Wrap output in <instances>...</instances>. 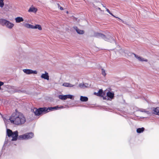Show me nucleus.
<instances>
[{
    "label": "nucleus",
    "instance_id": "f257e3e1",
    "mask_svg": "<svg viewBox=\"0 0 159 159\" xmlns=\"http://www.w3.org/2000/svg\"><path fill=\"white\" fill-rule=\"evenodd\" d=\"M11 122L16 125H20L25 123L26 119L23 114L16 110V112L11 115L9 118Z\"/></svg>",
    "mask_w": 159,
    "mask_h": 159
},
{
    "label": "nucleus",
    "instance_id": "f03ea898",
    "mask_svg": "<svg viewBox=\"0 0 159 159\" xmlns=\"http://www.w3.org/2000/svg\"><path fill=\"white\" fill-rule=\"evenodd\" d=\"M0 24L6 27L9 29H12L14 25V24L5 19H0Z\"/></svg>",
    "mask_w": 159,
    "mask_h": 159
},
{
    "label": "nucleus",
    "instance_id": "7ed1b4c3",
    "mask_svg": "<svg viewBox=\"0 0 159 159\" xmlns=\"http://www.w3.org/2000/svg\"><path fill=\"white\" fill-rule=\"evenodd\" d=\"M33 111L35 115L37 116L40 115L43 113H45L49 111L46 107H41L38 109L34 108L33 109Z\"/></svg>",
    "mask_w": 159,
    "mask_h": 159
},
{
    "label": "nucleus",
    "instance_id": "20e7f679",
    "mask_svg": "<svg viewBox=\"0 0 159 159\" xmlns=\"http://www.w3.org/2000/svg\"><path fill=\"white\" fill-rule=\"evenodd\" d=\"M34 136V134L32 132L26 133L23 135L18 136L19 140L28 139H31Z\"/></svg>",
    "mask_w": 159,
    "mask_h": 159
},
{
    "label": "nucleus",
    "instance_id": "39448f33",
    "mask_svg": "<svg viewBox=\"0 0 159 159\" xmlns=\"http://www.w3.org/2000/svg\"><path fill=\"white\" fill-rule=\"evenodd\" d=\"M8 92L11 93H13L16 92H20V90L19 89L18 87L13 86H8Z\"/></svg>",
    "mask_w": 159,
    "mask_h": 159
},
{
    "label": "nucleus",
    "instance_id": "423d86ee",
    "mask_svg": "<svg viewBox=\"0 0 159 159\" xmlns=\"http://www.w3.org/2000/svg\"><path fill=\"white\" fill-rule=\"evenodd\" d=\"M23 71L27 75L32 74H37V71L36 70H33L31 69H23Z\"/></svg>",
    "mask_w": 159,
    "mask_h": 159
},
{
    "label": "nucleus",
    "instance_id": "0eeeda50",
    "mask_svg": "<svg viewBox=\"0 0 159 159\" xmlns=\"http://www.w3.org/2000/svg\"><path fill=\"white\" fill-rule=\"evenodd\" d=\"M95 36L98 38H102L104 39L105 41H109V39L108 38L106 37L103 34L100 33H97L95 34Z\"/></svg>",
    "mask_w": 159,
    "mask_h": 159
},
{
    "label": "nucleus",
    "instance_id": "6e6552de",
    "mask_svg": "<svg viewBox=\"0 0 159 159\" xmlns=\"http://www.w3.org/2000/svg\"><path fill=\"white\" fill-rule=\"evenodd\" d=\"M152 114L159 116V107H153L151 108Z\"/></svg>",
    "mask_w": 159,
    "mask_h": 159
},
{
    "label": "nucleus",
    "instance_id": "1a4fd4ad",
    "mask_svg": "<svg viewBox=\"0 0 159 159\" xmlns=\"http://www.w3.org/2000/svg\"><path fill=\"white\" fill-rule=\"evenodd\" d=\"M18 132L17 131H16L13 132L12 135L11 137L12 138L11 140L12 141H16L18 138Z\"/></svg>",
    "mask_w": 159,
    "mask_h": 159
},
{
    "label": "nucleus",
    "instance_id": "9d476101",
    "mask_svg": "<svg viewBox=\"0 0 159 159\" xmlns=\"http://www.w3.org/2000/svg\"><path fill=\"white\" fill-rule=\"evenodd\" d=\"M41 78L47 80H49V76L48 73L46 72H45L44 74H43L41 75Z\"/></svg>",
    "mask_w": 159,
    "mask_h": 159
},
{
    "label": "nucleus",
    "instance_id": "9b49d317",
    "mask_svg": "<svg viewBox=\"0 0 159 159\" xmlns=\"http://www.w3.org/2000/svg\"><path fill=\"white\" fill-rule=\"evenodd\" d=\"M94 94L98 96H103L105 93L103 92L102 89H100L98 93L95 92Z\"/></svg>",
    "mask_w": 159,
    "mask_h": 159
},
{
    "label": "nucleus",
    "instance_id": "f8f14e48",
    "mask_svg": "<svg viewBox=\"0 0 159 159\" xmlns=\"http://www.w3.org/2000/svg\"><path fill=\"white\" fill-rule=\"evenodd\" d=\"M107 95L108 97L111 99H113L114 97V93L113 92L108 91L107 93Z\"/></svg>",
    "mask_w": 159,
    "mask_h": 159
},
{
    "label": "nucleus",
    "instance_id": "ddd939ff",
    "mask_svg": "<svg viewBox=\"0 0 159 159\" xmlns=\"http://www.w3.org/2000/svg\"><path fill=\"white\" fill-rule=\"evenodd\" d=\"M64 107L63 106H61L59 107L58 106L53 107H49L48 109V110L49 111H52V110H57L59 108H63Z\"/></svg>",
    "mask_w": 159,
    "mask_h": 159
},
{
    "label": "nucleus",
    "instance_id": "4468645a",
    "mask_svg": "<svg viewBox=\"0 0 159 159\" xmlns=\"http://www.w3.org/2000/svg\"><path fill=\"white\" fill-rule=\"evenodd\" d=\"M74 28L76 30L77 33L79 34H83L84 33V30L79 29L77 27H74Z\"/></svg>",
    "mask_w": 159,
    "mask_h": 159
},
{
    "label": "nucleus",
    "instance_id": "2eb2a0df",
    "mask_svg": "<svg viewBox=\"0 0 159 159\" xmlns=\"http://www.w3.org/2000/svg\"><path fill=\"white\" fill-rule=\"evenodd\" d=\"M37 11V9L33 6L31 7L28 10V11L29 12H33L34 13H36Z\"/></svg>",
    "mask_w": 159,
    "mask_h": 159
},
{
    "label": "nucleus",
    "instance_id": "dca6fc26",
    "mask_svg": "<svg viewBox=\"0 0 159 159\" xmlns=\"http://www.w3.org/2000/svg\"><path fill=\"white\" fill-rule=\"evenodd\" d=\"M16 22L17 23H20L24 21L23 18L22 17H18L15 19Z\"/></svg>",
    "mask_w": 159,
    "mask_h": 159
},
{
    "label": "nucleus",
    "instance_id": "f3484780",
    "mask_svg": "<svg viewBox=\"0 0 159 159\" xmlns=\"http://www.w3.org/2000/svg\"><path fill=\"white\" fill-rule=\"evenodd\" d=\"M13 132L10 129H7V134L8 137H11L12 135Z\"/></svg>",
    "mask_w": 159,
    "mask_h": 159
},
{
    "label": "nucleus",
    "instance_id": "a211bd4d",
    "mask_svg": "<svg viewBox=\"0 0 159 159\" xmlns=\"http://www.w3.org/2000/svg\"><path fill=\"white\" fill-rule=\"evenodd\" d=\"M62 85L66 87H72L74 86V85H73L70 83L66 82H65L63 83Z\"/></svg>",
    "mask_w": 159,
    "mask_h": 159
},
{
    "label": "nucleus",
    "instance_id": "6ab92c4d",
    "mask_svg": "<svg viewBox=\"0 0 159 159\" xmlns=\"http://www.w3.org/2000/svg\"><path fill=\"white\" fill-rule=\"evenodd\" d=\"M129 56L131 57H135L136 58L139 59V57L138 55L133 53H129L128 54Z\"/></svg>",
    "mask_w": 159,
    "mask_h": 159
},
{
    "label": "nucleus",
    "instance_id": "aec40b11",
    "mask_svg": "<svg viewBox=\"0 0 159 159\" xmlns=\"http://www.w3.org/2000/svg\"><path fill=\"white\" fill-rule=\"evenodd\" d=\"M88 99L87 97L81 96L80 100L82 102H87L88 101Z\"/></svg>",
    "mask_w": 159,
    "mask_h": 159
},
{
    "label": "nucleus",
    "instance_id": "412c9836",
    "mask_svg": "<svg viewBox=\"0 0 159 159\" xmlns=\"http://www.w3.org/2000/svg\"><path fill=\"white\" fill-rule=\"evenodd\" d=\"M140 111L142 112H144L147 115H149L151 114V112L149 111H147L146 110L144 109H140L139 110Z\"/></svg>",
    "mask_w": 159,
    "mask_h": 159
},
{
    "label": "nucleus",
    "instance_id": "4be33fe9",
    "mask_svg": "<svg viewBox=\"0 0 159 159\" xmlns=\"http://www.w3.org/2000/svg\"><path fill=\"white\" fill-rule=\"evenodd\" d=\"M34 25L29 24H26L25 25V26L28 28L34 29Z\"/></svg>",
    "mask_w": 159,
    "mask_h": 159
},
{
    "label": "nucleus",
    "instance_id": "5701e85b",
    "mask_svg": "<svg viewBox=\"0 0 159 159\" xmlns=\"http://www.w3.org/2000/svg\"><path fill=\"white\" fill-rule=\"evenodd\" d=\"M59 98L62 100H65L67 99L66 95H59Z\"/></svg>",
    "mask_w": 159,
    "mask_h": 159
},
{
    "label": "nucleus",
    "instance_id": "b1692460",
    "mask_svg": "<svg viewBox=\"0 0 159 159\" xmlns=\"http://www.w3.org/2000/svg\"><path fill=\"white\" fill-rule=\"evenodd\" d=\"M34 29H38L39 30H42L41 26L39 25H36L35 26H34Z\"/></svg>",
    "mask_w": 159,
    "mask_h": 159
},
{
    "label": "nucleus",
    "instance_id": "393cba45",
    "mask_svg": "<svg viewBox=\"0 0 159 159\" xmlns=\"http://www.w3.org/2000/svg\"><path fill=\"white\" fill-rule=\"evenodd\" d=\"M139 6H140V7L141 8H142V9H140V12H142V11H144V12L145 13H146V11H147V8H144V10H143L142 9V6L140 4L139 5Z\"/></svg>",
    "mask_w": 159,
    "mask_h": 159
},
{
    "label": "nucleus",
    "instance_id": "a878e982",
    "mask_svg": "<svg viewBox=\"0 0 159 159\" xmlns=\"http://www.w3.org/2000/svg\"><path fill=\"white\" fill-rule=\"evenodd\" d=\"M4 0H0V7L2 8L4 6Z\"/></svg>",
    "mask_w": 159,
    "mask_h": 159
},
{
    "label": "nucleus",
    "instance_id": "bb28decb",
    "mask_svg": "<svg viewBox=\"0 0 159 159\" xmlns=\"http://www.w3.org/2000/svg\"><path fill=\"white\" fill-rule=\"evenodd\" d=\"M102 75L105 76L106 75V73L105 72V70L103 69H102Z\"/></svg>",
    "mask_w": 159,
    "mask_h": 159
},
{
    "label": "nucleus",
    "instance_id": "cd10ccee",
    "mask_svg": "<svg viewBox=\"0 0 159 159\" xmlns=\"http://www.w3.org/2000/svg\"><path fill=\"white\" fill-rule=\"evenodd\" d=\"M66 97L67 98H70V99H72L73 98V96L71 95H66Z\"/></svg>",
    "mask_w": 159,
    "mask_h": 159
},
{
    "label": "nucleus",
    "instance_id": "c85d7f7f",
    "mask_svg": "<svg viewBox=\"0 0 159 159\" xmlns=\"http://www.w3.org/2000/svg\"><path fill=\"white\" fill-rule=\"evenodd\" d=\"M79 86L81 88H84L87 87V86H85L84 84H79Z\"/></svg>",
    "mask_w": 159,
    "mask_h": 159
},
{
    "label": "nucleus",
    "instance_id": "c756f323",
    "mask_svg": "<svg viewBox=\"0 0 159 159\" xmlns=\"http://www.w3.org/2000/svg\"><path fill=\"white\" fill-rule=\"evenodd\" d=\"M140 61H147L148 60L146 59H145L144 58L140 57Z\"/></svg>",
    "mask_w": 159,
    "mask_h": 159
},
{
    "label": "nucleus",
    "instance_id": "7c9ffc66",
    "mask_svg": "<svg viewBox=\"0 0 159 159\" xmlns=\"http://www.w3.org/2000/svg\"><path fill=\"white\" fill-rule=\"evenodd\" d=\"M145 129L144 127L140 128V134L143 133L144 130Z\"/></svg>",
    "mask_w": 159,
    "mask_h": 159
},
{
    "label": "nucleus",
    "instance_id": "2f4dec72",
    "mask_svg": "<svg viewBox=\"0 0 159 159\" xmlns=\"http://www.w3.org/2000/svg\"><path fill=\"white\" fill-rule=\"evenodd\" d=\"M4 83L1 81H0V89H1V86L3 85Z\"/></svg>",
    "mask_w": 159,
    "mask_h": 159
},
{
    "label": "nucleus",
    "instance_id": "473e14b6",
    "mask_svg": "<svg viewBox=\"0 0 159 159\" xmlns=\"http://www.w3.org/2000/svg\"><path fill=\"white\" fill-rule=\"evenodd\" d=\"M106 11H107L109 13L110 12V11L107 8H106Z\"/></svg>",
    "mask_w": 159,
    "mask_h": 159
},
{
    "label": "nucleus",
    "instance_id": "72a5a7b5",
    "mask_svg": "<svg viewBox=\"0 0 159 159\" xmlns=\"http://www.w3.org/2000/svg\"><path fill=\"white\" fill-rule=\"evenodd\" d=\"M60 9L61 10H63V7H60Z\"/></svg>",
    "mask_w": 159,
    "mask_h": 159
},
{
    "label": "nucleus",
    "instance_id": "f704fd0d",
    "mask_svg": "<svg viewBox=\"0 0 159 159\" xmlns=\"http://www.w3.org/2000/svg\"><path fill=\"white\" fill-rule=\"evenodd\" d=\"M137 132L138 133H139V128L137 129Z\"/></svg>",
    "mask_w": 159,
    "mask_h": 159
},
{
    "label": "nucleus",
    "instance_id": "c9c22d12",
    "mask_svg": "<svg viewBox=\"0 0 159 159\" xmlns=\"http://www.w3.org/2000/svg\"><path fill=\"white\" fill-rule=\"evenodd\" d=\"M57 5L58 7V8H60V6L59 4V3H57Z\"/></svg>",
    "mask_w": 159,
    "mask_h": 159
},
{
    "label": "nucleus",
    "instance_id": "e433bc0d",
    "mask_svg": "<svg viewBox=\"0 0 159 159\" xmlns=\"http://www.w3.org/2000/svg\"><path fill=\"white\" fill-rule=\"evenodd\" d=\"M109 13L110 14H111V15L113 16H114L111 13V12H110Z\"/></svg>",
    "mask_w": 159,
    "mask_h": 159
},
{
    "label": "nucleus",
    "instance_id": "4c0bfd02",
    "mask_svg": "<svg viewBox=\"0 0 159 159\" xmlns=\"http://www.w3.org/2000/svg\"><path fill=\"white\" fill-rule=\"evenodd\" d=\"M146 116H145V117H140V118H146Z\"/></svg>",
    "mask_w": 159,
    "mask_h": 159
},
{
    "label": "nucleus",
    "instance_id": "58836bf2",
    "mask_svg": "<svg viewBox=\"0 0 159 159\" xmlns=\"http://www.w3.org/2000/svg\"><path fill=\"white\" fill-rule=\"evenodd\" d=\"M110 39H112L113 40H113V39L112 38V37H110Z\"/></svg>",
    "mask_w": 159,
    "mask_h": 159
},
{
    "label": "nucleus",
    "instance_id": "ea45409f",
    "mask_svg": "<svg viewBox=\"0 0 159 159\" xmlns=\"http://www.w3.org/2000/svg\"><path fill=\"white\" fill-rule=\"evenodd\" d=\"M66 13H68V11H66Z\"/></svg>",
    "mask_w": 159,
    "mask_h": 159
},
{
    "label": "nucleus",
    "instance_id": "a19ab883",
    "mask_svg": "<svg viewBox=\"0 0 159 159\" xmlns=\"http://www.w3.org/2000/svg\"><path fill=\"white\" fill-rule=\"evenodd\" d=\"M103 99H105V98L104 97H103Z\"/></svg>",
    "mask_w": 159,
    "mask_h": 159
}]
</instances>
